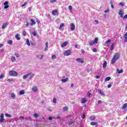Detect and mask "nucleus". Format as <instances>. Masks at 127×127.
<instances>
[{
	"label": "nucleus",
	"mask_w": 127,
	"mask_h": 127,
	"mask_svg": "<svg viewBox=\"0 0 127 127\" xmlns=\"http://www.w3.org/2000/svg\"><path fill=\"white\" fill-rule=\"evenodd\" d=\"M119 58H120V54H116L112 58V60L111 61V64H115V63H116V61H117Z\"/></svg>",
	"instance_id": "nucleus-1"
},
{
	"label": "nucleus",
	"mask_w": 127,
	"mask_h": 127,
	"mask_svg": "<svg viewBox=\"0 0 127 127\" xmlns=\"http://www.w3.org/2000/svg\"><path fill=\"white\" fill-rule=\"evenodd\" d=\"M28 77H29V79H32V78L34 77V74H33L32 72L27 73L23 76V79H26L27 78H28Z\"/></svg>",
	"instance_id": "nucleus-2"
},
{
	"label": "nucleus",
	"mask_w": 127,
	"mask_h": 127,
	"mask_svg": "<svg viewBox=\"0 0 127 127\" xmlns=\"http://www.w3.org/2000/svg\"><path fill=\"white\" fill-rule=\"evenodd\" d=\"M9 74L10 76H12L13 77H16V76H17V72L14 70H10Z\"/></svg>",
	"instance_id": "nucleus-3"
},
{
	"label": "nucleus",
	"mask_w": 127,
	"mask_h": 127,
	"mask_svg": "<svg viewBox=\"0 0 127 127\" xmlns=\"http://www.w3.org/2000/svg\"><path fill=\"white\" fill-rule=\"evenodd\" d=\"M89 45H90V46H93V45H94V44H97V43H98V38H95L94 39V41L89 42Z\"/></svg>",
	"instance_id": "nucleus-4"
},
{
	"label": "nucleus",
	"mask_w": 127,
	"mask_h": 127,
	"mask_svg": "<svg viewBox=\"0 0 127 127\" xmlns=\"http://www.w3.org/2000/svg\"><path fill=\"white\" fill-rule=\"evenodd\" d=\"M64 56H69V55H71V50H68L65 51L64 53Z\"/></svg>",
	"instance_id": "nucleus-5"
},
{
	"label": "nucleus",
	"mask_w": 127,
	"mask_h": 127,
	"mask_svg": "<svg viewBox=\"0 0 127 127\" xmlns=\"http://www.w3.org/2000/svg\"><path fill=\"white\" fill-rule=\"evenodd\" d=\"M3 117H4V114H1L0 117V123H3V122H4V118H3Z\"/></svg>",
	"instance_id": "nucleus-6"
},
{
	"label": "nucleus",
	"mask_w": 127,
	"mask_h": 127,
	"mask_svg": "<svg viewBox=\"0 0 127 127\" xmlns=\"http://www.w3.org/2000/svg\"><path fill=\"white\" fill-rule=\"evenodd\" d=\"M4 7V8H5V9H6V8H8V7H9V6L8 5V1H6L4 2L3 3Z\"/></svg>",
	"instance_id": "nucleus-7"
},
{
	"label": "nucleus",
	"mask_w": 127,
	"mask_h": 127,
	"mask_svg": "<svg viewBox=\"0 0 127 127\" xmlns=\"http://www.w3.org/2000/svg\"><path fill=\"white\" fill-rule=\"evenodd\" d=\"M75 61L78 63H83L84 62V60L82 58H77L75 60Z\"/></svg>",
	"instance_id": "nucleus-8"
},
{
	"label": "nucleus",
	"mask_w": 127,
	"mask_h": 127,
	"mask_svg": "<svg viewBox=\"0 0 127 127\" xmlns=\"http://www.w3.org/2000/svg\"><path fill=\"white\" fill-rule=\"evenodd\" d=\"M124 13V12L123 9H120L119 10V15H120V17H123Z\"/></svg>",
	"instance_id": "nucleus-9"
},
{
	"label": "nucleus",
	"mask_w": 127,
	"mask_h": 127,
	"mask_svg": "<svg viewBox=\"0 0 127 127\" xmlns=\"http://www.w3.org/2000/svg\"><path fill=\"white\" fill-rule=\"evenodd\" d=\"M87 98H82L81 103V104H85V103H87Z\"/></svg>",
	"instance_id": "nucleus-10"
},
{
	"label": "nucleus",
	"mask_w": 127,
	"mask_h": 127,
	"mask_svg": "<svg viewBox=\"0 0 127 127\" xmlns=\"http://www.w3.org/2000/svg\"><path fill=\"white\" fill-rule=\"evenodd\" d=\"M73 124H74V120H73V119H69L68 120V126H71V125H73Z\"/></svg>",
	"instance_id": "nucleus-11"
},
{
	"label": "nucleus",
	"mask_w": 127,
	"mask_h": 127,
	"mask_svg": "<svg viewBox=\"0 0 127 127\" xmlns=\"http://www.w3.org/2000/svg\"><path fill=\"white\" fill-rule=\"evenodd\" d=\"M70 26H71L70 29L71 31H74V30H75V25H74L73 23H71Z\"/></svg>",
	"instance_id": "nucleus-12"
},
{
	"label": "nucleus",
	"mask_w": 127,
	"mask_h": 127,
	"mask_svg": "<svg viewBox=\"0 0 127 127\" xmlns=\"http://www.w3.org/2000/svg\"><path fill=\"white\" fill-rule=\"evenodd\" d=\"M52 13L53 15H57V14H58V11L57 10H53Z\"/></svg>",
	"instance_id": "nucleus-13"
},
{
	"label": "nucleus",
	"mask_w": 127,
	"mask_h": 127,
	"mask_svg": "<svg viewBox=\"0 0 127 127\" xmlns=\"http://www.w3.org/2000/svg\"><path fill=\"white\" fill-rule=\"evenodd\" d=\"M98 91L99 94L101 95V96H105V93L103 91H102V90L101 89H98Z\"/></svg>",
	"instance_id": "nucleus-14"
},
{
	"label": "nucleus",
	"mask_w": 127,
	"mask_h": 127,
	"mask_svg": "<svg viewBox=\"0 0 127 127\" xmlns=\"http://www.w3.org/2000/svg\"><path fill=\"white\" fill-rule=\"evenodd\" d=\"M31 23H30V25H32V26L34 25V24L36 23V22H35V20H34V19H31Z\"/></svg>",
	"instance_id": "nucleus-15"
},
{
	"label": "nucleus",
	"mask_w": 127,
	"mask_h": 127,
	"mask_svg": "<svg viewBox=\"0 0 127 127\" xmlns=\"http://www.w3.org/2000/svg\"><path fill=\"white\" fill-rule=\"evenodd\" d=\"M9 23H5L2 25V29H4L6 26H7Z\"/></svg>",
	"instance_id": "nucleus-16"
},
{
	"label": "nucleus",
	"mask_w": 127,
	"mask_h": 127,
	"mask_svg": "<svg viewBox=\"0 0 127 127\" xmlns=\"http://www.w3.org/2000/svg\"><path fill=\"white\" fill-rule=\"evenodd\" d=\"M48 49V42H46L45 51H47Z\"/></svg>",
	"instance_id": "nucleus-17"
},
{
	"label": "nucleus",
	"mask_w": 127,
	"mask_h": 127,
	"mask_svg": "<svg viewBox=\"0 0 127 127\" xmlns=\"http://www.w3.org/2000/svg\"><path fill=\"white\" fill-rule=\"evenodd\" d=\"M69 81V78L68 77H66L65 79H62V81H63V83H66V82H68Z\"/></svg>",
	"instance_id": "nucleus-18"
},
{
	"label": "nucleus",
	"mask_w": 127,
	"mask_h": 127,
	"mask_svg": "<svg viewBox=\"0 0 127 127\" xmlns=\"http://www.w3.org/2000/svg\"><path fill=\"white\" fill-rule=\"evenodd\" d=\"M67 45H68V43L67 42H65L64 43H63L62 44L61 47H64L65 46H67Z\"/></svg>",
	"instance_id": "nucleus-19"
},
{
	"label": "nucleus",
	"mask_w": 127,
	"mask_h": 127,
	"mask_svg": "<svg viewBox=\"0 0 127 127\" xmlns=\"http://www.w3.org/2000/svg\"><path fill=\"white\" fill-rule=\"evenodd\" d=\"M107 67V61H104L103 64V68H105Z\"/></svg>",
	"instance_id": "nucleus-20"
},
{
	"label": "nucleus",
	"mask_w": 127,
	"mask_h": 127,
	"mask_svg": "<svg viewBox=\"0 0 127 127\" xmlns=\"http://www.w3.org/2000/svg\"><path fill=\"white\" fill-rule=\"evenodd\" d=\"M117 72L118 74H122L124 72V70L123 69L119 70V69H117Z\"/></svg>",
	"instance_id": "nucleus-21"
},
{
	"label": "nucleus",
	"mask_w": 127,
	"mask_h": 127,
	"mask_svg": "<svg viewBox=\"0 0 127 127\" xmlns=\"http://www.w3.org/2000/svg\"><path fill=\"white\" fill-rule=\"evenodd\" d=\"M32 91L36 92L37 91V86H34L32 88Z\"/></svg>",
	"instance_id": "nucleus-22"
},
{
	"label": "nucleus",
	"mask_w": 127,
	"mask_h": 127,
	"mask_svg": "<svg viewBox=\"0 0 127 127\" xmlns=\"http://www.w3.org/2000/svg\"><path fill=\"white\" fill-rule=\"evenodd\" d=\"M63 112H66V111H68V107L66 106L64 107L63 108Z\"/></svg>",
	"instance_id": "nucleus-23"
},
{
	"label": "nucleus",
	"mask_w": 127,
	"mask_h": 127,
	"mask_svg": "<svg viewBox=\"0 0 127 127\" xmlns=\"http://www.w3.org/2000/svg\"><path fill=\"white\" fill-rule=\"evenodd\" d=\"M114 48H115V44L113 43L110 47V50H114Z\"/></svg>",
	"instance_id": "nucleus-24"
},
{
	"label": "nucleus",
	"mask_w": 127,
	"mask_h": 127,
	"mask_svg": "<svg viewBox=\"0 0 127 127\" xmlns=\"http://www.w3.org/2000/svg\"><path fill=\"white\" fill-rule=\"evenodd\" d=\"M24 94H25L24 90H22L19 92V95H24Z\"/></svg>",
	"instance_id": "nucleus-25"
},
{
	"label": "nucleus",
	"mask_w": 127,
	"mask_h": 127,
	"mask_svg": "<svg viewBox=\"0 0 127 127\" xmlns=\"http://www.w3.org/2000/svg\"><path fill=\"white\" fill-rule=\"evenodd\" d=\"M15 38L17 40H20V37H19V35L18 34L15 35Z\"/></svg>",
	"instance_id": "nucleus-26"
},
{
	"label": "nucleus",
	"mask_w": 127,
	"mask_h": 127,
	"mask_svg": "<svg viewBox=\"0 0 127 127\" xmlns=\"http://www.w3.org/2000/svg\"><path fill=\"white\" fill-rule=\"evenodd\" d=\"M43 55H41V57H40L39 56L37 55L36 56L37 58H38V59H40V60H42V59H43Z\"/></svg>",
	"instance_id": "nucleus-27"
},
{
	"label": "nucleus",
	"mask_w": 127,
	"mask_h": 127,
	"mask_svg": "<svg viewBox=\"0 0 127 127\" xmlns=\"http://www.w3.org/2000/svg\"><path fill=\"white\" fill-rule=\"evenodd\" d=\"M91 126H97L98 125V123L97 122H91L90 123Z\"/></svg>",
	"instance_id": "nucleus-28"
},
{
	"label": "nucleus",
	"mask_w": 127,
	"mask_h": 127,
	"mask_svg": "<svg viewBox=\"0 0 127 127\" xmlns=\"http://www.w3.org/2000/svg\"><path fill=\"white\" fill-rule=\"evenodd\" d=\"M111 80V77H107L105 78V82H108V81H110Z\"/></svg>",
	"instance_id": "nucleus-29"
},
{
	"label": "nucleus",
	"mask_w": 127,
	"mask_h": 127,
	"mask_svg": "<svg viewBox=\"0 0 127 127\" xmlns=\"http://www.w3.org/2000/svg\"><path fill=\"white\" fill-rule=\"evenodd\" d=\"M124 37L125 38V42H127V33L125 34Z\"/></svg>",
	"instance_id": "nucleus-30"
},
{
	"label": "nucleus",
	"mask_w": 127,
	"mask_h": 127,
	"mask_svg": "<svg viewBox=\"0 0 127 127\" xmlns=\"http://www.w3.org/2000/svg\"><path fill=\"white\" fill-rule=\"evenodd\" d=\"M127 103L124 104L123 106L122 109H127Z\"/></svg>",
	"instance_id": "nucleus-31"
},
{
	"label": "nucleus",
	"mask_w": 127,
	"mask_h": 127,
	"mask_svg": "<svg viewBox=\"0 0 127 127\" xmlns=\"http://www.w3.org/2000/svg\"><path fill=\"white\" fill-rule=\"evenodd\" d=\"M11 61H12L13 62H14V61H15V57L14 56H12L11 58Z\"/></svg>",
	"instance_id": "nucleus-32"
},
{
	"label": "nucleus",
	"mask_w": 127,
	"mask_h": 127,
	"mask_svg": "<svg viewBox=\"0 0 127 127\" xmlns=\"http://www.w3.org/2000/svg\"><path fill=\"white\" fill-rule=\"evenodd\" d=\"M26 44H27V45H28L29 46H30V42H29V39L26 40Z\"/></svg>",
	"instance_id": "nucleus-33"
},
{
	"label": "nucleus",
	"mask_w": 127,
	"mask_h": 127,
	"mask_svg": "<svg viewBox=\"0 0 127 127\" xmlns=\"http://www.w3.org/2000/svg\"><path fill=\"white\" fill-rule=\"evenodd\" d=\"M53 102L54 104H56L57 103V99L55 98H53Z\"/></svg>",
	"instance_id": "nucleus-34"
},
{
	"label": "nucleus",
	"mask_w": 127,
	"mask_h": 127,
	"mask_svg": "<svg viewBox=\"0 0 127 127\" xmlns=\"http://www.w3.org/2000/svg\"><path fill=\"white\" fill-rule=\"evenodd\" d=\"M34 117L36 118V119H37V118H38V117H39V115L37 114V113H35L33 115Z\"/></svg>",
	"instance_id": "nucleus-35"
},
{
	"label": "nucleus",
	"mask_w": 127,
	"mask_h": 127,
	"mask_svg": "<svg viewBox=\"0 0 127 127\" xmlns=\"http://www.w3.org/2000/svg\"><path fill=\"white\" fill-rule=\"evenodd\" d=\"M95 119H96V117H95V116L90 117V120L91 121H94V120H95Z\"/></svg>",
	"instance_id": "nucleus-36"
},
{
	"label": "nucleus",
	"mask_w": 127,
	"mask_h": 127,
	"mask_svg": "<svg viewBox=\"0 0 127 127\" xmlns=\"http://www.w3.org/2000/svg\"><path fill=\"white\" fill-rule=\"evenodd\" d=\"M5 117H7L8 118H11V115L7 114V113H5Z\"/></svg>",
	"instance_id": "nucleus-37"
},
{
	"label": "nucleus",
	"mask_w": 127,
	"mask_h": 127,
	"mask_svg": "<svg viewBox=\"0 0 127 127\" xmlns=\"http://www.w3.org/2000/svg\"><path fill=\"white\" fill-rule=\"evenodd\" d=\"M63 26H64V23H62L61 24L60 27H59V29H62V28L63 27Z\"/></svg>",
	"instance_id": "nucleus-38"
},
{
	"label": "nucleus",
	"mask_w": 127,
	"mask_h": 127,
	"mask_svg": "<svg viewBox=\"0 0 127 127\" xmlns=\"http://www.w3.org/2000/svg\"><path fill=\"white\" fill-rule=\"evenodd\" d=\"M8 44H9L10 45H11L12 44V40H8L7 41Z\"/></svg>",
	"instance_id": "nucleus-39"
},
{
	"label": "nucleus",
	"mask_w": 127,
	"mask_h": 127,
	"mask_svg": "<svg viewBox=\"0 0 127 127\" xmlns=\"http://www.w3.org/2000/svg\"><path fill=\"white\" fill-rule=\"evenodd\" d=\"M19 120L20 121H23V120H24V117L21 116L19 118Z\"/></svg>",
	"instance_id": "nucleus-40"
},
{
	"label": "nucleus",
	"mask_w": 127,
	"mask_h": 127,
	"mask_svg": "<svg viewBox=\"0 0 127 127\" xmlns=\"http://www.w3.org/2000/svg\"><path fill=\"white\" fill-rule=\"evenodd\" d=\"M56 119H58L59 120H60L61 119V116L60 115V114L57 115V117Z\"/></svg>",
	"instance_id": "nucleus-41"
},
{
	"label": "nucleus",
	"mask_w": 127,
	"mask_h": 127,
	"mask_svg": "<svg viewBox=\"0 0 127 127\" xmlns=\"http://www.w3.org/2000/svg\"><path fill=\"white\" fill-rule=\"evenodd\" d=\"M11 98H15V95L13 93H11Z\"/></svg>",
	"instance_id": "nucleus-42"
},
{
	"label": "nucleus",
	"mask_w": 127,
	"mask_h": 127,
	"mask_svg": "<svg viewBox=\"0 0 127 127\" xmlns=\"http://www.w3.org/2000/svg\"><path fill=\"white\" fill-rule=\"evenodd\" d=\"M111 41H112L111 40H108L106 42L105 44H108V43H111Z\"/></svg>",
	"instance_id": "nucleus-43"
},
{
	"label": "nucleus",
	"mask_w": 127,
	"mask_h": 127,
	"mask_svg": "<svg viewBox=\"0 0 127 127\" xmlns=\"http://www.w3.org/2000/svg\"><path fill=\"white\" fill-rule=\"evenodd\" d=\"M57 0H50L51 3H53V2H55Z\"/></svg>",
	"instance_id": "nucleus-44"
},
{
	"label": "nucleus",
	"mask_w": 127,
	"mask_h": 127,
	"mask_svg": "<svg viewBox=\"0 0 127 127\" xmlns=\"http://www.w3.org/2000/svg\"><path fill=\"white\" fill-rule=\"evenodd\" d=\"M52 59L53 60L54 59H56V56L55 55H53L52 57Z\"/></svg>",
	"instance_id": "nucleus-45"
},
{
	"label": "nucleus",
	"mask_w": 127,
	"mask_h": 127,
	"mask_svg": "<svg viewBox=\"0 0 127 127\" xmlns=\"http://www.w3.org/2000/svg\"><path fill=\"white\" fill-rule=\"evenodd\" d=\"M122 18H123V19H127V14L125 15L124 16H123V17H122Z\"/></svg>",
	"instance_id": "nucleus-46"
},
{
	"label": "nucleus",
	"mask_w": 127,
	"mask_h": 127,
	"mask_svg": "<svg viewBox=\"0 0 127 127\" xmlns=\"http://www.w3.org/2000/svg\"><path fill=\"white\" fill-rule=\"evenodd\" d=\"M26 34V32L25 31V30H23V35L24 36H25Z\"/></svg>",
	"instance_id": "nucleus-47"
},
{
	"label": "nucleus",
	"mask_w": 127,
	"mask_h": 127,
	"mask_svg": "<svg viewBox=\"0 0 127 127\" xmlns=\"http://www.w3.org/2000/svg\"><path fill=\"white\" fill-rule=\"evenodd\" d=\"M7 81L8 82H12V81H13V79H10V78H8V79L7 80Z\"/></svg>",
	"instance_id": "nucleus-48"
},
{
	"label": "nucleus",
	"mask_w": 127,
	"mask_h": 127,
	"mask_svg": "<svg viewBox=\"0 0 127 127\" xmlns=\"http://www.w3.org/2000/svg\"><path fill=\"white\" fill-rule=\"evenodd\" d=\"M33 35H34V36H36V32H35V31H34L33 32Z\"/></svg>",
	"instance_id": "nucleus-49"
},
{
	"label": "nucleus",
	"mask_w": 127,
	"mask_h": 127,
	"mask_svg": "<svg viewBox=\"0 0 127 127\" xmlns=\"http://www.w3.org/2000/svg\"><path fill=\"white\" fill-rule=\"evenodd\" d=\"M26 4H27V3L25 2L23 4H22V5H21V7H23V6H25V5H26Z\"/></svg>",
	"instance_id": "nucleus-50"
},
{
	"label": "nucleus",
	"mask_w": 127,
	"mask_h": 127,
	"mask_svg": "<svg viewBox=\"0 0 127 127\" xmlns=\"http://www.w3.org/2000/svg\"><path fill=\"white\" fill-rule=\"evenodd\" d=\"M110 3L111 4L112 8H114V5H113V2H112V1H110Z\"/></svg>",
	"instance_id": "nucleus-51"
},
{
	"label": "nucleus",
	"mask_w": 127,
	"mask_h": 127,
	"mask_svg": "<svg viewBox=\"0 0 127 127\" xmlns=\"http://www.w3.org/2000/svg\"><path fill=\"white\" fill-rule=\"evenodd\" d=\"M93 52H97V49L94 48L92 50Z\"/></svg>",
	"instance_id": "nucleus-52"
},
{
	"label": "nucleus",
	"mask_w": 127,
	"mask_h": 127,
	"mask_svg": "<svg viewBox=\"0 0 127 127\" xmlns=\"http://www.w3.org/2000/svg\"><path fill=\"white\" fill-rule=\"evenodd\" d=\"M94 22H95L96 24H98L99 23V21L97 20H94Z\"/></svg>",
	"instance_id": "nucleus-53"
},
{
	"label": "nucleus",
	"mask_w": 127,
	"mask_h": 127,
	"mask_svg": "<svg viewBox=\"0 0 127 127\" xmlns=\"http://www.w3.org/2000/svg\"><path fill=\"white\" fill-rule=\"evenodd\" d=\"M3 77H4L3 74H1L0 75V79H2V78H3Z\"/></svg>",
	"instance_id": "nucleus-54"
},
{
	"label": "nucleus",
	"mask_w": 127,
	"mask_h": 127,
	"mask_svg": "<svg viewBox=\"0 0 127 127\" xmlns=\"http://www.w3.org/2000/svg\"><path fill=\"white\" fill-rule=\"evenodd\" d=\"M120 5H122V6H124V5H125V4L124 3H123V2H121L120 3Z\"/></svg>",
	"instance_id": "nucleus-55"
},
{
	"label": "nucleus",
	"mask_w": 127,
	"mask_h": 127,
	"mask_svg": "<svg viewBox=\"0 0 127 127\" xmlns=\"http://www.w3.org/2000/svg\"><path fill=\"white\" fill-rule=\"evenodd\" d=\"M81 118H82V119H85V114H83V115L82 116Z\"/></svg>",
	"instance_id": "nucleus-56"
},
{
	"label": "nucleus",
	"mask_w": 127,
	"mask_h": 127,
	"mask_svg": "<svg viewBox=\"0 0 127 127\" xmlns=\"http://www.w3.org/2000/svg\"><path fill=\"white\" fill-rule=\"evenodd\" d=\"M69 9H70V10H71L72 9V6L71 5H69L68 7Z\"/></svg>",
	"instance_id": "nucleus-57"
},
{
	"label": "nucleus",
	"mask_w": 127,
	"mask_h": 127,
	"mask_svg": "<svg viewBox=\"0 0 127 127\" xmlns=\"http://www.w3.org/2000/svg\"><path fill=\"white\" fill-rule=\"evenodd\" d=\"M81 53H82L83 54H84V53H85V51L84 50H81Z\"/></svg>",
	"instance_id": "nucleus-58"
},
{
	"label": "nucleus",
	"mask_w": 127,
	"mask_h": 127,
	"mask_svg": "<svg viewBox=\"0 0 127 127\" xmlns=\"http://www.w3.org/2000/svg\"><path fill=\"white\" fill-rule=\"evenodd\" d=\"M15 56H16V57H17V58H18L19 57V55H18V54H16V55H15Z\"/></svg>",
	"instance_id": "nucleus-59"
},
{
	"label": "nucleus",
	"mask_w": 127,
	"mask_h": 127,
	"mask_svg": "<svg viewBox=\"0 0 127 127\" xmlns=\"http://www.w3.org/2000/svg\"><path fill=\"white\" fill-rule=\"evenodd\" d=\"M105 13H108L109 12V10H106L104 11Z\"/></svg>",
	"instance_id": "nucleus-60"
},
{
	"label": "nucleus",
	"mask_w": 127,
	"mask_h": 127,
	"mask_svg": "<svg viewBox=\"0 0 127 127\" xmlns=\"http://www.w3.org/2000/svg\"><path fill=\"white\" fill-rule=\"evenodd\" d=\"M49 121H52V117H50L49 118Z\"/></svg>",
	"instance_id": "nucleus-61"
},
{
	"label": "nucleus",
	"mask_w": 127,
	"mask_h": 127,
	"mask_svg": "<svg viewBox=\"0 0 127 127\" xmlns=\"http://www.w3.org/2000/svg\"><path fill=\"white\" fill-rule=\"evenodd\" d=\"M36 22H37V23H38V24H39V23H40V21H39L38 20V19H37V20H36Z\"/></svg>",
	"instance_id": "nucleus-62"
},
{
	"label": "nucleus",
	"mask_w": 127,
	"mask_h": 127,
	"mask_svg": "<svg viewBox=\"0 0 127 127\" xmlns=\"http://www.w3.org/2000/svg\"><path fill=\"white\" fill-rule=\"evenodd\" d=\"M112 87V85L111 84H109L108 85V88H111Z\"/></svg>",
	"instance_id": "nucleus-63"
},
{
	"label": "nucleus",
	"mask_w": 127,
	"mask_h": 127,
	"mask_svg": "<svg viewBox=\"0 0 127 127\" xmlns=\"http://www.w3.org/2000/svg\"><path fill=\"white\" fill-rule=\"evenodd\" d=\"M98 104H101V103H102V101L99 100V101H98Z\"/></svg>",
	"instance_id": "nucleus-64"
}]
</instances>
